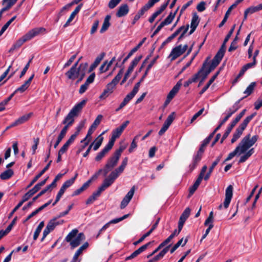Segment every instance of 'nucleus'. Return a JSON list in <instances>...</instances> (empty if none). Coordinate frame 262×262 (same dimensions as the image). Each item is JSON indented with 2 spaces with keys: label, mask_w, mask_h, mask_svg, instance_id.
I'll use <instances>...</instances> for the list:
<instances>
[{
  "label": "nucleus",
  "mask_w": 262,
  "mask_h": 262,
  "mask_svg": "<svg viewBox=\"0 0 262 262\" xmlns=\"http://www.w3.org/2000/svg\"><path fill=\"white\" fill-rule=\"evenodd\" d=\"M111 19V16L107 15L104 18L103 25L100 30L101 33H103L105 32L110 26V20Z\"/></svg>",
  "instance_id": "473e14b6"
},
{
  "label": "nucleus",
  "mask_w": 262,
  "mask_h": 262,
  "mask_svg": "<svg viewBox=\"0 0 262 262\" xmlns=\"http://www.w3.org/2000/svg\"><path fill=\"white\" fill-rule=\"evenodd\" d=\"M202 180V179L198 177L193 185L190 187L189 188V192L191 194L193 193L197 189L199 186L200 185L201 181Z\"/></svg>",
  "instance_id": "c03bdc74"
},
{
  "label": "nucleus",
  "mask_w": 262,
  "mask_h": 262,
  "mask_svg": "<svg viewBox=\"0 0 262 262\" xmlns=\"http://www.w3.org/2000/svg\"><path fill=\"white\" fill-rule=\"evenodd\" d=\"M16 217H15L12 220V221L11 222L10 224L7 227V228L5 230H1L0 231V232H2V234L4 236L5 235H7L8 233H9L10 232V231L12 230L13 226L15 225V224L16 223Z\"/></svg>",
  "instance_id": "49530a36"
},
{
  "label": "nucleus",
  "mask_w": 262,
  "mask_h": 262,
  "mask_svg": "<svg viewBox=\"0 0 262 262\" xmlns=\"http://www.w3.org/2000/svg\"><path fill=\"white\" fill-rule=\"evenodd\" d=\"M183 241V238H182L180 239L170 250V252L171 253H173L181 245L182 246H184L186 245L187 242V238H186L184 241V242L183 244L182 242Z\"/></svg>",
  "instance_id": "ea45409f"
},
{
  "label": "nucleus",
  "mask_w": 262,
  "mask_h": 262,
  "mask_svg": "<svg viewBox=\"0 0 262 262\" xmlns=\"http://www.w3.org/2000/svg\"><path fill=\"white\" fill-rule=\"evenodd\" d=\"M247 12H248L250 14H253L256 12L260 10L259 5L256 6H252L246 9Z\"/></svg>",
  "instance_id": "e2e57ef3"
},
{
  "label": "nucleus",
  "mask_w": 262,
  "mask_h": 262,
  "mask_svg": "<svg viewBox=\"0 0 262 262\" xmlns=\"http://www.w3.org/2000/svg\"><path fill=\"white\" fill-rule=\"evenodd\" d=\"M82 5H79L76 7L73 12L71 14L69 18L67 20V22L63 25V27L66 28L70 26L71 22L73 20L76 15L80 11L81 9Z\"/></svg>",
  "instance_id": "b1692460"
},
{
  "label": "nucleus",
  "mask_w": 262,
  "mask_h": 262,
  "mask_svg": "<svg viewBox=\"0 0 262 262\" xmlns=\"http://www.w3.org/2000/svg\"><path fill=\"white\" fill-rule=\"evenodd\" d=\"M120 157L114 153L113 155L108 159L105 167L103 169L104 176H106L108 172L117 164Z\"/></svg>",
  "instance_id": "1a4fd4ad"
},
{
  "label": "nucleus",
  "mask_w": 262,
  "mask_h": 262,
  "mask_svg": "<svg viewBox=\"0 0 262 262\" xmlns=\"http://www.w3.org/2000/svg\"><path fill=\"white\" fill-rule=\"evenodd\" d=\"M86 100H83L74 106L62 121L63 124L72 125L74 122V117L77 116L84 106Z\"/></svg>",
  "instance_id": "20e7f679"
},
{
  "label": "nucleus",
  "mask_w": 262,
  "mask_h": 262,
  "mask_svg": "<svg viewBox=\"0 0 262 262\" xmlns=\"http://www.w3.org/2000/svg\"><path fill=\"white\" fill-rule=\"evenodd\" d=\"M122 74V70H120L118 74L112 80V81L106 85V88L103 90V93L99 96L100 99H104L107 97L109 94H111L113 92L114 89H115L116 85L118 84L121 78Z\"/></svg>",
  "instance_id": "39448f33"
},
{
  "label": "nucleus",
  "mask_w": 262,
  "mask_h": 262,
  "mask_svg": "<svg viewBox=\"0 0 262 262\" xmlns=\"http://www.w3.org/2000/svg\"><path fill=\"white\" fill-rule=\"evenodd\" d=\"M135 190V186L132 187L130 190L123 199L120 204V208L121 209L124 208L128 205L134 194Z\"/></svg>",
  "instance_id": "ddd939ff"
},
{
  "label": "nucleus",
  "mask_w": 262,
  "mask_h": 262,
  "mask_svg": "<svg viewBox=\"0 0 262 262\" xmlns=\"http://www.w3.org/2000/svg\"><path fill=\"white\" fill-rule=\"evenodd\" d=\"M250 134H248L244 137L235 149L228 155L225 161L230 160L237 155H241L242 154L243 155L241 156L238 162L244 163L248 160L254 152V148H250V147L255 143L258 139V136L256 135L253 136L251 138H250Z\"/></svg>",
  "instance_id": "f257e3e1"
},
{
  "label": "nucleus",
  "mask_w": 262,
  "mask_h": 262,
  "mask_svg": "<svg viewBox=\"0 0 262 262\" xmlns=\"http://www.w3.org/2000/svg\"><path fill=\"white\" fill-rule=\"evenodd\" d=\"M244 98L238 100L230 108H229V111L233 114L235 113L240 107L241 105H239L240 101L243 99Z\"/></svg>",
  "instance_id": "603ef678"
},
{
  "label": "nucleus",
  "mask_w": 262,
  "mask_h": 262,
  "mask_svg": "<svg viewBox=\"0 0 262 262\" xmlns=\"http://www.w3.org/2000/svg\"><path fill=\"white\" fill-rule=\"evenodd\" d=\"M204 151L202 149H199L197 153L194 155L191 164H190V168L191 170L194 169L198 163L202 158V154Z\"/></svg>",
  "instance_id": "4468645a"
},
{
  "label": "nucleus",
  "mask_w": 262,
  "mask_h": 262,
  "mask_svg": "<svg viewBox=\"0 0 262 262\" xmlns=\"http://www.w3.org/2000/svg\"><path fill=\"white\" fill-rule=\"evenodd\" d=\"M256 113H254L251 115L247 117L243 121V122L239 126V127L245 130L246 127H247L249 122L253 119V118L256 115Z\"/></svg>",
  "instance_id": "c9c22d12"
},
{
  "label": "nucleus",
  "mask_w": 262,
  "mask_h": 262,
  "mask_svg": "<svg viewBox=\"0 0 262 262\" xmlns=\"http://www.w3.org/2000/svg\"><path fill=\"white\" fill-rule=\"evenodd\" d=\"M73 5V3H70L63 7L58 14V19H59L63 15V13L64 11H68Z\"/></svg>",
  "instance_id": "6e6d98bb"
},
{
  "label": "nucleus",
  "mask_w": 262,
  "mask_h": 262,
  "mask_svg": "<svg viewBox=\"0 0 262 262\" xmlns=\"http://www.w3.org/2000/svg\"><path fill=\"white\" fill-rule=\"evenodd\" d=\"M104 133L105 132H103L95 139V141L94 142V143L93 145L94 150H97L101 146L103 140V137H102V135H103Z\"/></svg>",
  "instance_id": "2f4dec72"
},
{
  "label": "nucleus",
  "mask_w": 262,
  "mask_h": 262,
  "mask_svg": "<svg viewBox=\"0 0 262 262\" xmlns=\"http://www.w3.org/2000/svg\"><path fill=\"white\" fill-rule=\"evenodd\" d=\"M213 136H214V133H212L207 138H206L203 141V142L202 144H201V146L199 149H202L203 151H204L205 147L209 143V142L210 141L211 139L212 138Z\"/></svg>",
  "instance_id": "3c124183"
},
{
  "label": "nucleus",
  "mask_w": 262,
  "mask_h": 262,
  "mask_svg": "<svg viewBox=\"0 0 262 262\" xmlns=\"http://www.w3.org/2000/svg\"><path fill=\"white\" fill-rule=\"evenodd\" d=\"M156 3H157V0H149L147 3L138 12L137 14L139 15L141 17L144 14L146 11L152 7Z\"/></svg>",
  "instance_id": "4be33fe9"
},
{
  "label": "nucleus",
  "mask_w": 262,
  "mask_h": 262,
  "mask_svg": "<svg viewBox=\"0 0 262 262\" xmlns=\"http://www.w3.org/2000/svg\"><path fill=\"white\" fill-rule=\"evenodd\" d=\"M237 40H238V37L237 36H236L234 39L233 40V41L231 43V45L228 49L229 52H231V51L236 49V48L237 47Z\"/></svg>",
  "instance_id": "0e129e2a"
},
{
  "label": "nucleus",
  "mask_w": 262,
  "mask_h": 262,
  "mask_svg": "<svg viewBox=\"0 0 262 262\" xmlns=\"http://www.w3.org/2000/svg\"><path fill=\"white\" fill-rule=\"evenodd\" d=\"M139 138V136H136L135 137L134 139H133V141L132 142L130 146L128 149V151L129 152H132L133 151L134 149L136 148L137 146V143L136 142V140H137Z\"/></svg>",
  "instance_id": "338daca9"
},
{
  "label": "nucleus",
  "mask_w": 262,
  "mask_h": 262,
  "mask_svg": "<svg viewBox=\"0 0 262 262\" xmlns=\"http://www.w3.org/2000/svg\"><path fill=\"white\" fill-rule=\"evenodd\" d=\"M203 69H201L197 73L195 74L191 78H189L191 83L195 82L200 78V75L202 73Z\"/></svg>",
  "instance_id": "69168bd1"
},
{
  "label": "nucleus",
  "mask_w": 262,
  "mask_h": 262,
  "mask_svg": "<svg viewBox=\"0 0 262 262\" xmlns=\"http://www.w3.org/2000/svg\"><path fill=\"white\" fill-rule=\"evenodd\" d=\"M171 245H169L164 247L158 254L154 256L152 258L149 259L147 262H156L162 258L169 250Z\"/></svg>",
  "instance_id": "dca6fc26"
},
{
  "label": "nucleus",
  "mask_w": 262,
  "mask_h": 262,
  "mask_svg": "<svg viewBox=\"0 0 262 262\" xmlns=\"http://www.w3.org/2000/svg\"><path fill=\"white\" fill-rule=\"evenodd\" d=\"M256 113H254L251 115L247 117L243 121V122L239 126V127L245 130L246 127H247L249 122L253 119V118L256 115Z\"/></svg>",
  "instance_id": "e433bc0d"
},
{
  "label": "nucleus",
  "mask_w": 262,
  "mask_h": 262,
  "mask_svg": "<svg viewBox=\"0 0 262 262\" xmlns=\"http://www.w3.org/2000/svg\"><path fill=\"white\" fill-rule=\"evenodd\" d=\"M220 73V71H217L209 80L207 84L202 89V90L200 92V95H202L209 88L210 85L213 83V82L215 80V79L217 77L218 75Z\"/></svg>",
  "instance_id": "c756f323"
},
{
  "label": "nucleus",
  "mask_w": 262,
  "mask_h": 262,
  "mask_svg": "<svg viewBox=\"0 0 262 262\" xmlns=\"http://www.w3.org/2000/svg\"><path fill=\"white\" fill-rule=\"evenodd\" d=\"M112 147V146L107 143L103 149L97 154L95 157V160L97 161H100Z\"/></svg>",
  "instance_id": "412c9836"
},
{
  "label": "nucleus",
  "mask_w": 262,
  "mask_h": 262,
  "mask_svg": "<svg viewBox=\"0 0 262 262\" xmlns=\"http://www.w3.org/2000/svg\"><path fill=\"white\" fill-rule=\"evenodd\" d=\"M246 110H243L236 117V118L231 122L230 124L227 127L225 133L224 134L221 140V143H222L225 139L227 138L232 128L237 124V123L241 120L242 117L244 115Z\"/></svg>",
  "instance_id": "6e6552de"
},
{
  "label": "nucleus",
  "mask_w": 262,
  "mask_h": 262,
  "mask_svg": "<svg viewBox=\"0 0 262 262\" xmlns=\"http://www.w3.org/2000/svg\"><path fill=\"white\" fill-rule=\"evenodd\" d=\"M255 86V82H251L249 84L244 92V93L246 95V97L250 95L253 92Z\"/></svg>",
  "instance_id": "864d4df0"
},
{
  "label": "nucleus",
  "mask_w": 262,
  "mask_h": 262,
  "mask_svg": "<svg viewBox=\"0 0 262 262\" xmlns=\"http://www.w3.org/2000/svg\"><path fill=\"white\" fill-rule=\"evenodd\" d=\"M181 85L182 84L180 81L173 87L167 95L168 101L171 100V99L175 96L176 94L179 91Z\"/></svg>",
  "instance_id": "a878e982"
},
{
  "label": "nucleus",
  "mask_w": 262,
  "mask_h": 262,
  "mask_svg": "<svg viewBox=\"0 0 262 262\" xmlns=\"http://www.w3.org/2000/svg\"><path fill=\"white\" fill-rule=\"evenodd\" d=\"M188 48V46L185 45L182 46L179 45L173 48L169 55L168 58H170L171 61H173L184 54Z\"/></svg>",
  "instance_id": "423d86ee"
},
{
  "label": "nucleus",
  "mask_w": 262,
  "mask_h": 262,
  "mask_svg": "<svg viewBox=\"0 0 262 262\" xmlns=\"http://www.w3.org/2000/svg\"><path fill=\"white\" fill-rule=\"evenodd\" d=\"M244 130L239 126L236 128L231 141L232 143H234L241 137Z\"/></svg>",
  "instance_id": "4c0bfd02"
},
{
  "label": "nucleus",
  "mask_w": 262,
  "mask_h": 262,
  "mask_svg": "<svg viewBox=\"0 0 262 262\" xmlns=\"http://www.w3.org/2000/svg\"><path fill=\"white\" fill-rule=\"evenodd\" d=\"M129 11L128 6L127 4L121 5L118 8L116 13L118 17H121L126 15Z\"/></svg>",
  "instance_id": "393cba45"
},
{
  "label": "nucleus",
  "mask_w": 262,
  "mask_h": 262,
  "mask_svg": "<svg viewBox=\"0 0 262 262\" xmlns=\"http://www.w3.org/2000/svg\"><path fill=\"white\" fill-rule=\"evenodd\" d=\"M77 176H78V173H76L75 175V176L66 181L62 185V187H63L64 189H65L66 190L67 188H69V187H70L71 185H72L73 184V183H74L76 179L77 178Z\"/></svg>",
  "instance_id": "79ce46f5"
},
{
  "label": "nucleus",
  "mask_w": 262,
  "mask_h": 262,
  "mask_svg": "<svg viewBox=\"0 0 262 262\" xmlns=\"http://www.w3.org/2000/svg\"><path fill=\"white\" fill-rule=\"evenodd\" d=\"M104 56H105V53H101L96 58V59H95V61L92 64V65L96 68V67L99 64L100 62L103 59V58L104 57Z\"/></svg>",
  "instance_id": "8fccbe9b"
},
{
  "label": "nucleus",
  "mask_w": 262,
  "mask_h": 262,
  "mask_svg": "<svg viewBox=\"0 0 262 262\" xmlns=\"http://www.w3.org/2000/svg\"><path fill=\"white\" fill-rule=\"evenodd\" d=\"M78 232L77 229H73L65 238V241L70 243L72 249L78 247L85 239L84 234L80 233L77 234Z\"/></svg>",
  "instance_id": "7ed1b4c3"
},
{
  "label": "nucleus",
  "mask_w": 262,
  "mask_h": 262,
  "mask_svg": "<svg viewBox=\"0 0 262 262\" xmlns=\"http://www.w3.org/2000/svg\"><path fill=\"white\" fill-rule=\"evenodd\" d=\"M177 11H178V9L176 10V11L174 13H172V12L170 13V14L168 15V16L162 23L165 26L170 24L172 22L173 19H174L176 13L177 12Z\"/></svg>",
  "instance_id": "a18cd8bd"
},
{
  "label": "nucleus",
  "mask_w": 262,
  "mask_h": 262,
  "mask_svg": "<svg viewBox=\"0 0 262 262\" xmlns=\"http://www.w3.org/2000/svg\"><path fill=\"white\" fill-rule=\"evenodd\" d=\"M234 28H235V25H234L233 26V27L230 29V30L228 32V34L226 35L225 38L224 39V42H223V44L222 45V47H224V48H226V43L228 41V40L229 39L230 37H231V36L233 34V32L234 30Z\"/></svg>",
  "instance_id": "4d7b16f0"
},
{
  "label": "nucleus",
  "mask_w": 262,
  "mask_h": 262,
  "mask_svg": "<svg viewBox=\"0 0 262 262\" xmlns=\"http://www.w3.org/2000/svg\"><path fill=\"white\" fill-rule=\"evenodd\" d=\"M51 163L52 161L51 160L49 161L48 164L43 168V169L33 178V179L29 184V185L28 186V188L30 187L49 169Z\"/></svg>",
  "instance_id": "bb28decb"
},
{
  "label": "nucleus",
  "mask_w": 262,
  "mask_h": 262,
  "mask_svg": "<svg viewBox=\"0 0 262 262\" xmlns=\"http://www.w3.org/2000/svg\"><path fill=\"white\" fill-rule=\"evenodd\" d=\"M80 71V64L77 67V62H75L65 75L69 79L74 80L78 77Z\"/></svg>",
  "instance_id": "9d476101"
},
{
  "label": "nucleus",
  "mask_w": 262,
  "mask_h": 262,
  "mask_svg": "<svg viewBox=\"0 0 262 262\" xmlns=\"http://www.w3.org/2000/svg\"><path fill=\"white\" fill-rule=\"evenodd\" d=\"M34 77V74H33L30 78L26 80L24 83L20 86L18 87L15 91L14 93L16 94L17 92L23 93L25 92L30 86L31 82Z\"/></svg>",
  "instance_id": "aec40b11"
},
{
  "label": "nucleus",
  "mask_w": 262,
  "mask_h": 262,
  "mask_svg": "<svg viewBox=\"0 0 262 262\" xmlns=\"http://www.w3.org/2000/svg\"><path fill=\"white\" fill-rule=\"evenodd\" d=\"M108 66L107 65V61H105L100 67L99 69V73L102 74L106 72L109 69Z\"/></svg>",
  "instance_id": "680f3d73"
},
{
  "label": "nucleus",
  "mask_w": 262,
  "mask_h": 262,
  "mask_svg": "<svg viewBox=\"0 0 262 262\" xmlns=\"http://www.w3.org/2000/svg\"><path fill=\"white\" fill-rule=\"evenodd\" d=\"M158 56L156 57L154 59L152 60V61L150 62V63L148 65L146 70L145 71V72L142 77L141 78V80H143L145 77L146 76V75L148 74V71L150 70V69L151 68V67L153 66V65L156 62V60L158 58Z\"/></svg>",
  "instance_id": "09e8293b"
},
{
  "label": "nucleus",
  "mask_w": 262,
  "mask_h": 262,
  "mask_svg": "<svg viewBox=\"0 0 262 262\" xmlns=\"http://www.w3.org/2000/svg\"><path fill=\"white\" fill-rule=\"evenodd\" d=\"M88 67L87 62L80 63L81 71L79 73L80 78L78 80L77 82L81 81L85 75L86 70Z\"/></svg>",
  "instance_id": "72a5a7b5"
},
{
  "label": "nucleus",
  "mask_w": 262,
  "mask_h": 262,
  "mask_svg": "<svg viewBox=\"0 0 262 262\" xmlns=\"http://www.w3.org/2000/svg\"><path fill=\"white\" fill-rule=\"evenodd\" d=\"M174 118V113H172L168 116L164 124L168 127H169L173 121Z\"/></svg>",
  "instance_id": "bf43d9fd"
},
{
  "label": "nucleus",
  "mask_w": 262,
  "mask_h": 262,
  "mask_svg": "<svg viewBox=\"0 0 262 262\" xmlns=\"http://www.w3.org/2000/svg\"><path fill=\"white\" fill-rule=\"evenodd\" d=\"M235 8V5H231L228 9V10L227 11V12H226V14L224 16V17L223 18V19L222 20V21H221V23L219 24V27L221 28L222 27V26H224V25L225 24V23L226 22L228 17H229V15L230 13V12H231L232 10Z\"/></svg>",
  "instance_id": "a19ab883"
},
{
  "label": "nucleus",
  "mask_w": 262,
  "mask_h": 262,
  "mask_svg": "<svg viewBox=\"0 0 262 262\" xmlns=\"http://www.w3.org/2000/svg\"><path fill=\"white\" fill-rule=\"evenodd\" d=\"M120 174L118 171L115 169L110 173L108 178L114 182Z\"/></svg>",
  "instance_id": "052dcab7"
},
{
  "label": "nucleus",
  "mask_w": 262,
  "mask_h": 262,
  "mask_svg": "<svg viewBox=\"0 0 262 262\" xmlns=\"http://www.w3.org/2000/svg\"><path fill=\"white\" fill-rule=\"evenodd\" d=\"M189 29V25L186 26H182L177 29L173 34L169 36L166 39V42H170L174 38H175L179 34L182 33L178 38V40L180 41L184 37V35L187 32Z\"/></svg>",
  "instance_id": "f8f14e48"
},
{
  "label": "nucleus",
  "mask_w": 262,
  "mask_h": 262,
  "mask_svg": "<svg viewBox=\"0 0 262 262\" xmlns=\"http://www.w3.org/2000/svg\"><path fill=\"white\" fill-rule=\"evenodd\" d=\"M45 31V28L42 27L35 28L30 30L28 33L17 40V41L13 45V49H14L19 48L26 41L32 39L38 35L44 32Z\"/></svg>",
  "instance_id": "f03ea898"
},
{
  "label": "nucleus",
  "mask_w": 262,
  "mask_h": 262,
  "mask_svg": "<svg viewBox=\"0 0 262 262\" xmlns=\"http://www.w3.org/2000/svg\"><path fill=\"white\" fill-rule=\"evenodd\" d=\"M150 244V242H149L141 247H140L139 249L135 250L133 253H132L129 256L126 257L125 260H128L132 259H133L137 257L139 254L144 251L148 247V246Z\"/></svg>",
  "instance_id": "2eb2a0df"
},
{
  "label": "nucleus",
  "mask_w": 262,
  "mask_h": 262,
  "mask_svg": "<svg viewBox=\"0 0 262 262\" xmlns=\"http://www.w3.org/2000/svg\"><path fill=\"white\" fill-rule=\"evenodd\" d=\"M65 190H66V189H64L63 187H61L60 188L59 191H58V193H57V194L56 195V200H55V202L53 204V206H54L60 200V199L61 198L62 195L64 193Z\"/></svg>",
  "instance_id": "13d9d810"
},
{
  "label": "nucleus",
  "mask_w": 262,
  "mask_h": 262,
  "mask_svg": "<svg viewBox=\"0 0 262 262\" xmlns=\"http://www.w3.org/2000/svg\"><path fill=\"white\" fill-rule=\"evenodd\" d=\"M13 174V172L11 169H8L4 171L0 175V178L2 180H7L9 179Z\"/></svg>",
  "instance_id": "37998d69"
},
{
  "label": "nucleus",
  "mask_w": 262,
  "mask_h": 262,
  "mask_svg": "<svg viewBox=\"0 0 262 262\" xmlns=\"http://www.w3.org/2000/svg\"><path fill=\"white\" fill-rule=\"evenodd\" d=\"M233 187L232 185H229L227 187L225 191V199L224 201L223 204H220L219 206V209H222V207L227 208L231 202L233 196Z\"/></svg>",
  "instance_id": "9b49d317"
},
{
  "label": "nucleus",
  "mask_w": 262,
  "mask_h": 262,
  "mask_svg": "<svg viewBox=\"0 0 262 262\" xmlns=\"http://www.w3.org/2000/svg\"><path fill=\"white\" fill-rule=\"evenodd\" d=\"M128 214H125L121 217L116 218V219H114L113 220H111L108 223H107L105 225H104L102 227V228L100 230L98 234L97 235V237H98L99 236V235H100V234L102 231L105 230L106 229H107L108 227L110 224H117V223L123 221V220L125 219L126 218H127L128 217Z\"/></svg>",
  "instance_id": "f3484780"
},
{
  "label": "nucleus",
  "mask_w": 262,
  "mask_h": 262,
  "mask_svg": "<svg viewBox=\"0 0 262 262\" xmlns=\"http://www.w3.org/2000/svg\"><path fill=\"white\" fill-rule=\"evenodd\" d=\"M102 118L103 116L102 115H98L91 126L93 128L96 129L97 126L100 124Z\"/></svg>",
  "instance_id": "5fc2aeb1"
},
{
  "label": "nucleus",
  "mask_w": 262,
  "mask_h": 262,
  "mask_svg": "<svg viewBox=\"0 0 262 262\" xmlns=\"http://www.w3.org/2000/svg\"><path fill=\"white\" fill-rule=\"evenodd\" d=\"M38 191V190L37 189V187L34 186L33 188L30 189L23 196V202H25L26 201H28L30 198H31L34 194H35Z\"/></svg>",
  "instance_id": "7c9ffc66"
},
{
  "label": "nucleus",
  "mask_w": 262,
  "mask_h": 262,
  "mask_svg": "<svg viewBox=\"0 0 262 262\" xmlns=\"http://www.w3.org/2000/svg\"><path fill=\"white\" fill-rule=\"evenodd\" d=\"M32 113H30L28 114H26L25 115L22 116L21 117L18 118L17 120H15V122H14L13 123H12L10 125V127H13L21 124H23V123L27 121L32 116Z\"/></svg>",
  "instance_id": "5701e85b"
},
{
  "label": "nucleus",
  "mask_w": 262,
  "mask_h": 262,
  "mask_svg": "<svg viewBox=\"0 0 262 262\" xmlns=\"http://www.w3.org/2000/svg\"><path fill=\"white\" fill-rule=\"evenodd\" d=\"M59 224V222H56L55 219L50 220L43 230L45 235L49 234Z\"/></svg>",
  "instance_id": "a211bd4d"
},
{
  "label": "nucleus",
  "mask_w": 262,
  "mask_h": 262,
  "mask_svg": "<svg viewBox=\"0 0 262 262\" xmlns=\"http://www.w3.org/2000/svg\"><path fill=\"white\" fill-rule=\"evenodd\" d=\"M129 123V121L127 120L122 123L119 127L113 130L111 139L108 142L110 145L113 146L116 139L121 135L123 131Z\"/></svg>",
  "instance_id": "0eeeda50"
},
{
  "label": "nucleus",
  "mask_w": 262,
  "mask_h": 262,
  "mask_svg": "<svg viewBox=\"0 0 262 262\" xmlns=\"http://www.w3.org/2000/svg\"><path fill=\"white\" fill-rule=\"evenodd\" d=\"M95 129H96L93 128L92 127L90 126L88 130L86 137L81 141V142L82 143L83 142L88 140L89 138H91V135L94 133Z\"/></svg>",
  "instance_id": "774afa93"
},
{
  "label": "nucleus",
  "mask_w": 262,
  "mask_h": 262,
  "mask_svg": "<svg viewBox=\"0 0 262 262\" xmlns=\"http://www.w3.org/2000/svg\"><path fill=\"white\" fill-rule=\"evenodd\" d=\"M199 23V17L195 14L193 16L191 21V24H190L191 29L189 33V35H190L194 32V31L196 29V27H198Z\"/></svg>",
  "instance_id": "cd10ccee"
},
{
  "label": "nucleus",
  "mask_w": 262,
  "mask_h": 262,
  "mask_svg": "<svg viewBox=\"0 0 262 262\" xmlns=\"http://www.w3.org/2000/svg\"><path fill=\"white\" fill-rule=\"evenodd\" d=\"M114 182L108 178H106L103 182L102 184L98 188L102 192L107 187H110Z\"/></svg>",
  "instance_id": "58836bf2"
},
{
  "label": "nucleus",
  "mask_w": 262,
  "mask_h": 262,
  "mask_svg": "<svg viewBox=\"0 0 262 262\" xmlns=\"http://www.w3.org/2000/svg\"><path fill=\"white\" fill-rule=\"evenodd\" d=\"M221 158V156H219L216 160L212 163L211 166L209 168L208 172L206 173V174L204 177V180L207 181L209 179L210 177V175L214 169V168L216 166V165L219 163Z\"/></svg>",
  "instance_id": "c85d7f7f"
},
{
  "label": "nucleus",
  "mask_w": 262,
  "mask_h": 262,
  "mask_svg": "<svg viewBox=\"0 0 262 262\" xmlns=\"http://www.w3.org/2000/svg\"><path fill=\"white\" fill-rule=\"evenodd\" d=\"M16 18V16H13L3 26L1 30H0V36H1L5 32L10 25L15 19Z\"/></svg>",
  "instance_id": "de8ad7c7"
},
{
  "label": "nucleus",
  "mask_w": 262,
  "mask_h": 262,
  "mask_svg": "<svg viewBox=\"0 0 262 262\" xmlns=\"http://www.w3.org/2000/svg\"><path fill=\"white\" fill-rule=\"evenodd\" d=\"M190 209L187 207L184 210V211L183 212L182 214L180 216L178 223V224L180 225V228L181 227V226L183 227V225L185 221L190 215Z\"/></svg>",
  "instance_id": "6ab92c4d"
},
{
  "label": "nucleus",
  "mask_w": 262,
  "mask_h": 262,
  "mask_svg": "<svg viewBox=\"0 0 262 262\" xmlns=\"http://www.w3.org/2000/svg\"><path fill=\"white\" fill-rule=\"evenodd\" d=\"M102 191L98 188V189L94 192L93 194L89 198V199L87 200L86 202V204H90L93 203L97 199V197H98Z\"/></svg>",
  "instance_id": "f704fd0d"
}]
</instances>
